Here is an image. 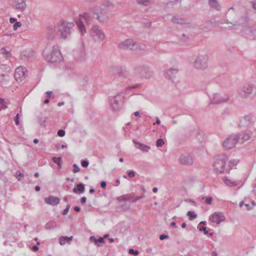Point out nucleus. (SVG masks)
<instances>
[{"instance_id": "19", "label": "nucleus", "mask_w": 256, "mask_h": 256, "mask_svg": "<svg viewBox=\"0 0 256 256\" xmlns=\"http://www.w3.org/2000/svg\"><path fill=\"white\" fill-rule=\"evenodd\" d=\"M228 23H230L232 24V26H242V27H244L245 26H244V24L246 22H248V18L246 16H243L240 18V20H236V21H229L228 18H226V20Z\"/></svg>"}, {"instance_id": "29", "label": "nucleus", "mask_w": 256, "mask_h": 256, "mask_svg": "<svg viewBox=\"0 0 256 256\" xmlns=\"http://www.w3.org/2000/svg\"><path fill=\"white\" fill-rule=\"evenodd\" d=\"M8 71L4 72L2 68H0V82L7 81L8 80Z\"/></svg>"}, {"instance_id": "50", "label": "nucleus", "mask_w": 256, "mask_h": 256, "mask_svg": "<svg viewBox=\"0 0 256 256\" xmlns=\"http://www.w3.org/2000/svg\"><path fill=\"white\" fill-rule=\"evenodd\" d=\"M113 6H114V5L112 2H111L109 1H107L106 2H104L103 8H107L108 7Z\"/></svg>"}, {"instance_id": "35", "label": "nucleus", "mask_w": 256, "mask_h": 256, "mask_svg": "<svg viewBox=\"0 0 256 256\" xmlns=\"http://www.w3.org/2000/svg\"><path fill=\"white\" fill-rule=\"evenodd\" d=\"M52 160L54 163L57 164L58 167V170L61 169L62 164V158L61 157L59 156L56 158L54 156L52 158Z\"/></svg>"}, {"instance_id": "60", "label": "nucleus", "mask_w": 256, "mask_h": 256, "mask_svg": "<svg viewBox=\"0 0 256 256\" xmlns=\"http://www.w3.org/2000/svg\"><path fill=\"white\" fill-rule=\"evenodd\" d=\"M86 196H83L80 198V203L82 204H86Z\"/></svg>"}, {"instance_id": "13", "label": "nucleus", "mask_w": 256, "mask_h": 256, "mask_svg": "<svg viewBox=\"0 0 256 256\" xmlns=\"http://www.w3.org/2000/svg\"><path fill=\"white\" fill-rule=\"evenodd\" d=\"M119 46L122 49H130L132 50H137L140 49L138 44L134 42L130 39H127L124 42H121Z\"/></svg>"}, {"instance_id": "62", "label": "nucleus", "mask_w": 256, "mask_h": 256, "mask_svg": "<svg viewBox=\"0 0 256 256\" xmlns=\"http://www.w3.org/2000/svg\"><path fill=\"white\" fill-rule=\"evenodd\" d=\"M16 20H17L16 18H10V22L11 24H14V22H16Z\"/></svg>"}, {"instance_id": "44", "label": "nucleus", "mask_w": 256, "mask_h": 256, "mask_svg": "<svg viewBox=\"0 0 256 256\" xmlns=\"http://www.w3.org/2000/svg\"><path fill=\"white\" fill-rule=\"evenodd\" d=\"M128 252L130 254L137 256L139 254V252L137 250H134L133 248H130L128 250Z\"/></svg>"}, {"instance_id": "46", "label": "nucleus", "mask_w": 256, "mask_h": 256, "mask_svg": "<svg viewBox=\"0 0 256 256\" xmlns=\"http://www.w3.org/2000/svg\"><path fill=\"white\" fill-rule=\"evenodd\" d=\"M22 26V24L20 22H16L14 23L13 25V28L14 30H16L18 28Z\"/></svg>"}, {"instance_id": "43", "label": "nucleus", "mask_w": 256, "mask_h": 256, "mask_svg": "<svg viewBox=\"0 0 256 256\" xmlns=\"http://www.w3.org/2000/svg\"><path fill=\"white\" fill-rule=\"evenodd\" d=\"M89 164V162L87 160H81V165L84 168H86Z\"/></svg>"}, {"instance_id": "3", "label": "nucleus", "mask_w": 256, "mask_h": 256, "mask_svg": "<svg viewBox=\"0 0 256 256\" xmlns=\"http://www.w3.org/2000/svg\"><path fill=\"white\" fill-rule=\"evenodd\" d=\"M42 56L46 61L50 63L60 62L62 60V55L57 46H54L52 48L46 46L42 52Z\"/></svg>"}, {"instance_id": "53", "label": "nucleus", "mask_w": 256, "mask_h": 256, "mask_svg": "<svg viewBox=\"0 0 256 256\" xmlns=\"http://www.w3.org/2000/svg\"><path fill=\"white\" fill-rule=\"evenodd\" d=\"M19 119H20L19 114H18L16 115V116L14 117V119L15 123H16V124L17 125V126H18L20 124Z\"/></svg>"}, {"instance_id": "56", "label": "nucleus", "mask_w": 256, "mask_h": 256, "mask_svg": "<svg viewBox=\"0 0 256 256\" xmlns=\"http://www.w3.org/2000/svg\"><path fill=\"white\" fill-rule=\"evenodd\" d=\"M17 173H16V176L18 180H20L24 175L22 173H19L18 174H17Z\"/></svg>"}, {"instance_id": "14", "label": "nucleus", "mask_w": 256, "mask_h": 256, "mask_svg": "<svg viewBox=\"0 0 256 256\" xmlns=\"http://www.w3.org/2000/svg\"><path fill=\"white\" fill-rule=\"evenodd\" d=\"M26 70L22 67L20 66L17 68L14 74V78L18 82H21L26 77Z\"/></svg>"}, {"instance_id": "31", "label": "nucleus", "mask_w": 256, "mask_h": 256, "mask_svg": "<svg viewBox=\"0 0 256 256\" xmlns=\"http://www.w3.org/2000/svg\"><path fill=\"white\" fill-rule=\"evenodd\" d=\"M238 162V160H230L229 162L228 166L226 169V172L228 173H229L230 170L232 169L234 167H235Z\"/></svg>"}, {"instance_id": "7", "label": "nucleus", "mask_w": 256, "mask_h": 256, "mask_svg": "<svg viewBox=\"0 0 256 256\" xmlns=\"http://www.w3.org/2000/svg\"><path fill=\"white\" fill-rule=\"evenodd\" d=\"M208 59L206 54H198L194 62V66L198 70H204L208 66Z\"/></svg>"}, {"instance_id": "34", "label": "nucleus", "mask_w": 256, "mask_h": 256, "mask_svg": "<svg viewBox=\"0 0 256 256\" xmlns=\"http://www.w3.org/2000/svg\"><path fill=\"white\" fill-rule=\"evenodd\" d=\"M224 182L225 183V184L230 186H236L239 184V182H232L230 180L228 179L226 177H224Z\"/></svg>"}, {"instance_id": "39", "label": "nucleus", "mask_w": 256, "mask_h": 256, "mask_svg": "<svg viewBox=\"0 0 256 256\" xmlns=\"http://www.w3.org/2000/svg\"><path fill=\"white\" fill-rule=\"evenodd\" d=\"M139 4H142L144 6H148L150 3V0H136Z\"/></svg>"}, {"instance_id": "57", "label": "nucleus", "mask_w": 256, "mask_h": 256, "mask_svg": "<svg viewBox=\"0 0 256 256\" xmlns=\"http://www.w3.org/2000/svg\"><path fill=\"white\" fill-rule=\"evenodd\" d=\"M198 230L202 232V231L205 230L206 228V227L204 226L198 225Z\"/></svg>"}, {"instance_id": "32", "label": "nucleus", "mask_w": 256, "mask_h": 256, "mask_svg": "<svg viewBox=\"0 0 256 256\" xmlns=\"http://www.w3.org/2000/svg\"><path fill=\"white\" fill-rule=\"evenodd\" d=\"M252 116L250 115L246 116L244 118L240 121V124L248 126L251 123Z\"/></svg>"}, {"instance_id": "47", "label": "nucleus", "mask_w": 256, "mask_h": 256, "mask_svg": "<svg viewBox=\"0 0 256 256\" xmlns=\"http://www.w3.org/2000/svg\"><path fill=\"white\" fill-rule=\"evenodd\" d=\"M57 134L59 136L63 137L65 135L66 132L64 130L60 129L58 131Z\"/></svg>"}, {"instance_id": "21", "label": "nucleus", "mask_w": 256, "mask_h": 256, "mask_svg": "<svg viewBox=\"0 0 256 256\" xmlns=\"http://www.w3.org/2000/svg\"><path fill=\"white\" fill-rule=\"evenodd\" d=\"M117 200L119 201L128 200L132 202H136V201H134L135 200V196L133 193L122 195L119 197H118Z\"/></svg>"}, {"instance_id": "22", "label": "nucleus", "mask_w": 256, "mask_h": 256, "mask_svg": "<svg viewBox=\"0 0 256 256\" xmlns=\"http://www.w3.org/2000/svg\"><path fill=\"white\" fill-rule=\"evenodd\" d=\"M34 54V52L30 48L26 49L20 53V58L22 60H28L32 58Z\"/></svg>"}, {"instance_id": "58", "label": "nucleus", "mask_w": 256, "mask_h": 256, "mask_svg": "<svg viewBox=\"0 0 256 256\" xmlns=\"http://www.w3.org/2000/svg\"><path fill=\"white\" fill-rule=\"evenodd\" d=\"M182 36L183 38H181L180 39H181V40L183 42H186L187 40L188 39V36H186L185 34H182Z\"/></svg>"}, {"instance_id": "2", "label": "nucleus", "mask_w": 256, "mask_h": 256, "mask_svg": "<svg viewBox=\"0 0 256 256\" xmlns=\"http://www.w3.org/2000/svg\"><path fill=\"white\" fill-rule=\"evenodd\" d=\"M252 134V132L250 130H246L242 134L229 136L224 142L223 146L226 149H231L235 146L237 142L242 144L248 140Z\"/></svg>"}, {"instance_id": "26", "label": "nucleus", "mask_w": 256, "mask_h": 256, "mask_svg": "<svg viewBox=\"0 0 256 256\" xmlns=\"http://www.w3.org/2000/svg\"><path fill=\"white\" fill-rule=\"evenodd\" d=\"M85 186L84 184L82 183H79L76 185V187H74L72 192L75 194H82L84 192Z\"/></svg>"}, {"instance_id": "15", "label": "nucleus", "mask_w": 256, "mask_h": 256, "mask_svg": "<svg viewBox=\"0 0 256 256\" xmlns=\"http://www.w3.org/2000/svg\"><path fill=\"white\" fill-rule=\"evenodd\" d=\"M179 161L180 164L184 166H191L193 164V158L189 154H184L180 156Z\"/></svg>"}, {"instance_id": "51", "label": "nucleus", "mask_w": 256, "mask_h": 256, "mask_svg": "<svg viewBox=\"0 0 256 256\" xmlns=\"http://www.w3.org/2000/svg\"><path fill=\"white\" fill-rule=\"evenodd\" d=\"M169 238V236L166 234H162L160 236V239L161 240H163L166 239H168Z\"/></svg>"}, {"instance_id": "61", "label": "nucleus", "mask_w": 256, "mask_h": 256, "mask_svg": "<svg viewBox=\"0 0 256 256\" xmlns=\"http://www.w3.org/2000/svg\"><path fill=\"white\" fill-rule=\"evenodd\" d=\"M206 22L208 24L210 23L212 24H214V26H216V24H218L220 23L219 22L216 21V20H214V22H212V20H209V21Z\"/></svg>"}, {"instance_id": "1", "label": "nucleus", "mask_w": 256, "mask_h": 256, "mask_svg": "<svg viewBox=\"0 0 256 256\" xmlns=\"http://www.w3.org/2000/svg\"><path fill=\"white\" fill-rule=\"evenodd\" d=\"M74 26L73 22L66 21L60 22L54 26H49L47 28V38L48 40H54L56 36L64 40L70 38Z\"/></svg>"}, {"instance_id": "17", "label": "nucleus", "mask_w": 256, "mask_h": 256, "mask_svg": "<svg viewBox=\"0 0 256 256\" xmlns=\"http://www.w3.org/2000/svg\"><path fill=\"white\" fill-rule=\"evenodd\" d=\"M26 0H12V6L20 12H24L26 7Z\"/></svg>"}, {"instance_id": "30", "label": "nucleus", "mask_w": 256, "mask_h": 256, "mask_svg": "<svg viewBox=\"0 0 256 256\" xmlns=\"http://www.w3.org/2000/svg\"><path fill=\"white\" fill-rule=\"evenodd\" d=\"M72 236H71L70 237H68L67 236H60L58 239L60 244L62 246L65 244L66 242L69 243L70 241L72 240Z\"/></svg>"}, {"instance_id": "6", "label": "nucleus", "mask_w": 256, "mask_h": 256, "mask_svg": "<svg viewBox=\"0 0 256 256\" xmlns=\"http://www.w3.org/2000/svg\"><path fill=\"white\" fill-rule=\"evenodd\" d=\"M228 159V156L224 154H220L216 156L213 166L217 173L222 174L224 172L225 164Z\"/></svg>"}, {"instance_id": "28", "label": "nucleus", "mask_w": 256, "mask_h": 256, "mask_svg": "<svg viewBox=\"0 0 256 256\" xmlns=\"http://www.w3.org/2000/svg\"><path fill=\"white\" fill-rule=\"evenodd\" d=\"M172 22L173 23L180 24H188L189 23L186 22V20L184 18L176 17V16H174L172 18Z\"/></svg>"}, {"instance_id": "27", "label": "nucleus", "mask_w": 256, "mask_h": 256, "mask_svg": "<svg viewBox=\"0 0 256 256\" xmlns=\"http://www.w3.org/2000/svg\"><path fill=\"white\" fill-rule=\"evenodd\" d=\"M208 4L211 8L218 11L220 10V6L217 0H208Z\"/></svg>"}, {"instance_id": "38", "label": "nucleus", "mask_w": 256, "mask_h": 256, "mask_svg": "<svg viewBox=\"0 0 256 256\" xmlns=\"http://www.w3.org/2000/svg\"><path fill=\"white\" fill-rule=\"evenodd\" d=\"M84 56H85V52L83 49H81L80 50V56H77L76 55V53L75 54V55H74L76 58H78V59H83Z\"/></svg>"}, {"instance_id": "8", "label": "nucleus", "mask_w": 256, "mask_h": 256, "mask_svg": "<svg viewBox=\"0 0 256 256\" xmlns=\"http://www.w3.org/2000/svg\"><path fill=\"white\" fill-rule=\"evenodd\" d=\"M124 100V96L122 92H120L114 96L110 98V103L112 110L114 111L120 109L123 103Z\"/></svg>"}, {"instance_id": "64", "label": "nucleus", "mask_w": 256, "mask_h": 256, "mask_svg": "<svg viewBox=\"0 0 256 256\" xmlns=\"http://www.w3.org/2000/svg\"><path fill=\"white\" fill-rule=\"evenodd\" d=\"M74 210L77 212H80V208L78 206H76L74 208Z\"/></svg>"}, {"instance_id": "45", "label": "nucleus", "mask_w": 256, "mask_h": 256, "mask_svg": "<svg viewBox=\"0 0 256 256\" xmlns=\"http://www.w3.org/2000/svg\"><path fill=\"white\" fill-rule=\"evenodd\" d=\"M70 208V204H68L66 205V208L63 210V212H62V214L64 215V216H65V215L67 214L68 213V210H69Z\"/></svg>"}, {"instance_id": "59", "label": "nucleus", "mask_w": 256, "mask_h": 256, "mask_svg": "<svg viewBox=\"0 0 256 256\" xmlns=\"http://www.w3.org/2000/svg\"><path fill=\"white\" fill-rule=\"evenodd\" d=\"M145 197V196L144 194H142L140 196H135V200L134 201L136 202L137 200H140V198H144Z\"/></svg>"}, {"instance_id": "49", "label": "nucleus", "mask_w": 256, "mask_h": 256, "mask_svg": "<svg viewBox=\"0 0 256 256\" xmlns=\"http://www.w3.org/2000/svg\"><path fill=\"white\" fill-rule=\"evenodd\" d=\"M121 208L122 210L126 211L130 208V206L127 204H124L121 205Z\"/></svg>"}, {"instance_id": "23", "label": "nucleus", "mask_w": 256, "mask_h": 256, "mask_svg": "<svg viewBox=\"0 0 256 256\" xmlns=\"http://www.w3.org/2000/svg\"><path fill=\"white\" fill-rule=\"evenodd\" d=\"M178 71V70L176 68L168 69L164 73L165 77L172 80V79L176 78Z\"/></svg>"}, {"instance_id": "36", "label": "nucleus", "mask_w": 256, "mask_h": 256, "mask_svg": "<svg viewBox=\"0 0 256 256\" xmlns=\"http://www.w3.org/2000/svg\"><path fill=\"white\" fill-rule=\"evenodd\" d=\"M9 48L4 47L0 49V54H4L6 58H9L11 56Z\"/></svg>"}, {"instance_id": "4", "label": "nucleus", "mask_w": 256, "mask_h": 256, "mask_svg": "<svg viewBox=\"0 0 256 256\" xmlns=\"http://www.w3.org/2000/svg\"><path fill=\"white\" fill-rule=\"evenodd\" d=\"M238 94L242 98L252 99L256 95V86L253 84L244 85L238 89Z\"/></svg>"}, {"instance_id": "54", "label": "nucleus", "mask_w": 256, "mask_h": 256, "mask_svg": "<svg viewBox=\"0 0 256 256\" xmlns=\"http://www.w3.org/2000/svg\"><path fill=\"white\" fill-rule=\"evenodd\" d=\"M234 8H229L228 10V11L227 13L226 14V17L228 18L230 17V16L232 15V10H234Z\"/></svg>"}, {"instance_id": "48", "label": "nucleus", "mask_w": 256, "mask_h": 256, "mask_svg": "<svg viewBox=\"0 0 256 256\" xmlns=\"http://www.w3.org/2000/svg\"><path fill=\"white\" fill-rule=\"evenodd\" d=\"M80 169L78 167V166L76 164H73V172L74 173H76L78 172H80Z\"/></svg>"}, {"instance_id": "20", "label": "nucleus", "mask_w": 256, "mask_h": 256, "mask_svg": "<svg viewBox=\"0 0 256 256\" xmlns=\"http://www.w3.org/2000/svg\"><path fill=\"white\" fill-rule=\"evenodd\" d=\"M60 199L56 196H50L48 198H44V202L46 204L55 206L60 203Z\"/></svg>"}, {"instance_id": "42", "label": "nucleus", "mask_w": 256, "mask_h": 256, "mask_svg": "<svg viewBox=\"0 0 256 256\" xmlns=\"http://www.w3.org/2000/svg\"><path fill=\"white\" fill-rule=\"evenodd\" d=\"M205 199V202L208 204H211L212 202V196H208L206 198L202 197V200Z\"/></svg>"}, {"instance_id": "25", "label": "nucleus", "mask_w": 256, "mask_h": 256, "mask_svg": "<svg viewBox=\"0 0 256 256\" xmlns=\"http://www.w3.org/2000/svg\"><path fill=\"white\" fill-rule=\"evenodd\" d=\"M90 241L91 242L94 243L96 245L99 246H100V244H105V240H104V238L102 237H99L98 238H96L94 236H90Z\"/></svg>"}, {"instance_id": "16", "label": "nucleus", "mask_w": 256, "mask_h": 256, "mask_svg": "<svg viewBox=\"0 0 256 256\" xmlns=\"http://www.w3.org/2000/svg\"><path fill=\"white\" fill-rule=\"evenodd\" d=\"M229 100L228 96L222 97L218 94H213L212 98L210 100V104H218L222 102H225Z\"/></svg>"}, {"instance_id": "37", "label": "nucleus", "mask_w": 256, "mask_h": 256, "mask_svg": "<svg viewBox=\"0 0 256 256\" xmlns=\"http://www.w3.org/2000/svg\"><path fill=\"white\" fill-rule=\"evenodd\" d=\"M187 216L190 220H192L197 218V214L193 211H188L187 212Z\"/></svg>"}, {"instance_id": "10", "label": "nucleus", "mask_w": 256, "mask_h": 256, "mask_svg": "<svg viewBox=\"0 0 256 256\" xmlns=\"http://www.w3.org/2000/svg\"><path fill=\"white\" fill-rule=\"evenodd\" d=\"M90 35L93 40L96 42H102L105 38L104 32L99 29L98 26H94L92 28Z\"/></svg>"}, {"instance_id": "41", "label": "nucleus", "mask_w": 256, "mask_h": 256, "mask_svg": "<svg viewBox=\"0 0 256 256\" xmlns=\"http://www.w3.org/2000/svg\"><path fill=\"white\" fill-rule=\"evenodd\" d=\"M7 108L4 99L0 98V110L2 109H5Z\"/></svg>"}, {"instance_id": "40", "label": "nucleus", "mask_w": 256, "mask_h": 256, "mask_svg": "<svg viewBox=\"0 0 256 256\" xmlns=\"http://www.w3.org/2000/svg\"><path fill=\"white\" fill-rule=\"evenodd\" d=\"M164 144V141L162 138H158L156 142V146L157 147H162Z\"/></svg>"}, {"instance_id": "63", "label": "nucleus", "mask_w": 256, "mask_h": 256, "mask_svg": "<svg viewBox=\"0 0 256 256\" xmlns=\"http://www.w3.org/2000/svg\"><path fill=\"white\" fill-rule=\"evenodd\" d=\"M252 4V6L254 9L256 10V0H253L252 2H250Z\"/></svg>"}, {"instance_id": "5", "label": "nucleus", "mask_w": 256, "mask_h": 256, "mask_svg": "<svg viewBox=\"0 0 256 256\" xmlns=\"http://www.w3.org/2000/svg\"><path fill=\"white\" fill-rule=\"evenodd\" d=\"M94 18L96 16V19L100 22L107 23L108 22L109 18L107 15L108 12V8L102 7H94L90 9Z\"/></svg>"}, {"instance_id": "11", "label": "nucleus", "mask_w": 256, "mask_h": 256, "mask_svg": "<svg viewBox=\"0 0 256 256\" xmlns=\"http://www.w3.org/2000/svg\"><path fill=\"white\" fill-rule=\"evenodd\" d=\"M110 72L111 74L118 76V78H126L128 76V72L122 69L120 66H113L110 68Z\"/></svg>"}, {"instance_id": "33", "label": "nucleus", "mask_w": 256, "mask_h": 256, "mask_svg": "<svg viewBox=\"0 0 256 256\" xmlns=\"http://www.w3.org/2000/svg\"><path fill=\"white\" fill-rule=\"evenodd\" d=\"M48 120V118L46 116H38V122L40 124V126L42 128H45L46 126V120Z\"/></svg>"}, {"instance_id": "12", "label": "nucleus", "mask_w": 256, "mask_h": 256, "mask_svg": "<svg viewBox=\"0 0 256 256\" xmlns=\"http://www.w3.org/2000/svg\"><path fill=\"white\" fill-rule=\"evenodd\" d=\"M135 71L138 74L140 77L142 78L149 79L153 75V72L149 68L146 66L136 68Z\"/></svg>"}, {"instance_id": "18", "label": "nucleus", "mask_w": 256, "mask_h": 256, "mask_svg": "<svg viewBox=\"0 0 256 256\" xmlns=\"http://www.w3.org/2000/svg\"><path fill=\"white\" fill-rule=\"evenodd\" d=\"M209 220L212 222L219 224L221 222L225 220V216L221 213L214 212L210 216Z\"/></svg>"}, {"instance_id": "55", "label": "nucleus", "mask_w": 256, "mask_h": 256, "mask_svg": "<svg viewBox=\"0 0 256 256\" xmlns=\"http://www.w3.org/2000/svg\"><path fill=\"white\" fill-rule=\"evenodd\" d=\"M100 186L103 189H106V182L105 181H102L100 183Z\"/></svg>"}, {"instance_id": "24", "label": "nucleus", "mask_w": 256, "mask_h": 256, "mask_svg": "<svg viewBox=\"0 0 256 256\" xmlns=\"http://www.w3.org/2000/svg\"><path fill=\"white\" fill-rule=\"evenodd\" d=\"M132 142L134 144L136 148L140 149L143 152H148L150 148V146L140 143L137 142L136 140H133Z\"/></svg>"}, {"instance_id": "9", "label": "nucleus", "mask_w": 256, "mask_h": 256, "mask_svg": "<svg viewBox=\"0 0 256 256\" xmlns=\"http://www.w3.org/2000/svg\"><path fill=\"white\" fill-rule=\"evenodd\" d=\"M79 16L80 19L77 21L76 24L79 30L81 32L82 34L83 35L84 33L86 32V29L83 23L82 20H84L86 22V23L88 24H90L92 18L86 12L80 14Z\"/></svg>"}, {"instance_id": "52", "label": "nucleus", "mask_w": 256, "mask_h": 256, "mask_svg": "<svg viewBox=\"0 0 256 256\" xmlns=\"http://www.w3.org/2000/svg\"><path fill=\"white\" fill-rule=\"evenodd\" d=\"M128 174L130 178H132L135 176L136 172L133 170H130L128 172Z\"/></svg>"}]
</instances>
